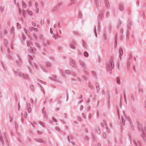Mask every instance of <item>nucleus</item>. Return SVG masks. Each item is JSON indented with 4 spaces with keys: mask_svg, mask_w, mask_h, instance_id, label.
<instances>
[{
    "mask_svg": "<svg viewBox=\"0 0 146 146\" xmlns=\"http://www.w3.org/2000/svg\"><path fill=\"white\" fill-rule=\"evenodd\" d=\"M13 70L15 76H19L20 78H22L27 80L29 79V76L27 74H24L21 73L19 69H16L15 68L13 69Z\"/></svg>",
    "mask_w": 146,
    "mask_h": 146,
    "instance_id": "nucleus-1",
    "label": "nucleus"
},
{
    "mask_svg": "<svg viewBox=\"0 0 146 146\" xmlns=\"http://www.w3.org/2000/svg\"><path fill=\"white\" fill-rule=\"evenodd\" d=\"M29 58V64L30 66H28V68L29 71V72L31 74H32L33 72L32 71V70L31 69V67H33L34 66L36 68V69H37L38 68L37 66V65L35 63H33L32 61V60H33V57L32 56L30 55H28Z\"/></svg>",
    "mask_w": 146,
    "mask_h": 146,
    "instance_id": "nucleus-2",
    "label": "nucleus"
},
{
    "mask_svg": "<svg viewBox=\"0 0 146 146\" xmlns=\"http://www.w3.org/2000/svg\"><path fill=\"white\" fill-rule=\"evenodd\" d=\"M27 46L30 48L29 50L30 52H35L36 50V48L38 49L40 48V46L38 44L36 43H35L34 45L35 46H34V47L31 46L30 43L27 41Z\"/></svg>",
    "mask_w": 146,
    "mask_h": 146,
    "instance_id": "nucleus-3",
    "label": "nucleus"
},
{
    "mask_svg": "<svg viewBox=\"0 0 146 146\" xmlns=\"http://www.w3.org/2000/svg\"><path fill=\"white\" fill-rule=\"evenodd\" d=\"M114 67V65L112 60V58H111L110 62L107 63V70L108 71H109L110 74H111L112 69Z\"/></svg>",
    "mask_w": 146,
    "mask_h": 146,
    "instance_id": "nucleus-4",
    "label": "nucleus"
},
{
    "mask_svg": "<svg viewBox=\"0 0 146 146\" xmlns=\"http://www.w3.org/2000/svg\"><path fill=\"white\" fill-rule=\"evenodd\" d=\"M17 58L16 59L15 62L16 64L18 66H20L22 64V61L21 60V58L18 54H17Z\"/></svg>",
    "mask_w": 146,
    "mask_h": 146,
    "instance_id": "nucleus-5",
    "label": "nucleus"
},
{
    "mask_svg": "<svg viewBox=\"0 0 146 146\" xmlns=\"http://www.w3.org/2000/svg\"><path fill=\"white\" fill-rule=\"evenodd\" d=\"M50 33L52 35V38L55 40H57L59 38V37L57 34H53V32L51 28L50 29Z\"/></svg>",
    "mask_w": 146,
    "mask_h": 146,
    "instance_id": "nucleus-6",
    "label": "nucleus"
},
{
    "mask_svg": "<svg viewBox=\"0 0 146 146\" xmlns=\"http://www.w3.org/2000/svg\"><path fill=\"white\" fill-rule=\"evenodd\" d=\"M40 4H38L37 1H35L34 4V7L36 9V11L35 12L37 13H39V5H40Z\"/></svg>",
    "mask_w": 146,
    "mask_h": 146,
    "instance_id": "nucleus-7",
    "label": "nucleus"
},
{
    "mask_svg": "<svg viewBox=\"0 0 146 146\" xmlns=\"http://www.w3.org/2000/svg\"><path fill=\"white\" fill-rule=\"evenodd\" d=\"M50 44V42L49 41L46 40H44L42 43L43 46L45 48H47L49 46Z\"/></svg>",
    "mask_w": 146,
    "mask_h": 146,
    "instance_id": "nucleus-8",
    "label": "nucleus"
},
{
    "mask_svg": "<svg viewBox=\"0 0 146 146\" xmlns=\"http://www.w3.org/2000/svg\"><path fill=\"white\" fill-rule=\"evenodd\" d=\"M138 127L140 133H142V137H144L145 135V133H144L145 130L143 129V128L142 127H141V125H140L138 126Z\"/></svg>",
    "mask_w": 146,
    "mask_h": 146,
    "instance_id": "nucleus-9",
    "label": "nucleus"
},
{
    "mask_svg": "<svg viewBox=\"0 0 146 146\" xmlns=\"http://www.w3.org/2000/svg\"><path fill=\"white\" fill-rule=\"evenodd\" d=\"M35 141L42 144L45 143V141L43 139L39 138L36 139Z\"/></svg>",
    "mask_w": 146,
    "mask_h": 146,
    "instance_id": "nucleus-10",
    "label": "nucleus"
},
{
    "mask_svg": "<svg viewBox=\"0 0 146 146\" xmlns=\"http://www.w3.org/2000/svg\"><path fill=\"white\" fill-rule=\"evenodd\" d=\"M26 104L27 106V111L29 112L30 113L31 111V108L30 107L31 105L30 104H29L27 102H26Z\"/></svg>",
    "mask_w": 146,
    "mask_h": 146,
    "instance_id": "nucleus-11",
    "label": "nucleus"
},
{
    "mask_svg": "<svg viewBox=\"0 0 146 146\" xmlns=\"http://www.w3.org/2000/svg\"><path fill=\"white\" fill-rule=\"evenodd\" d=\"M96 2L97 6L100 7L101 3L100 2V0H96Z\"/></svg>",
    "mask_w": 146,
    "mask_h": 146,
    "instance_id": "nucleus-12",
    "label": "nucleus"
},
{
    "mask_svg": "<svg viewBox=\"0 0 146 146\" xmlns=\"http://www.w3.org/2000/svg\"><path fill=\"white\" fill-rule=\"evenodd\" d=\"M123 115L121 116V119L122 120V124L123 125H125V120L124 119H123V117L125 116L124 114L123 113Z\"/></svg>",
    "mask_w": 146,
    "mask_h": 146,
    "instance_id": "nucleus-13",
    "label": "nucleus"
},
{
    "mask_svg": "<svg viewBox=\"0 0 146 146\" xmlns=\"http://www.w3.org/2000/svg\"><path fill=\"white\" fill-rule=\"evenodd\" d=\"M11 34L13 35V36H15V33L14 32V27H12L11 29Z\"/></svg>",
    "mask_w": 146,
    "mask_h": 146,
    "instance_id": "nucleus-14",
    "label": "nucleus"
},
{
    "mask_svg": "<svg viewBox=\"0 0 146 146\" xmlns=\"http://www.w3.org/2000/svg\"><path fill=\"white\" fill-rule=\"evenodd\" d=\"M44 110H45V108L44 107L43 108V110H42V113H43L44 114V117L46 119H47V115L46 113L45 112H44Z\"/></svg>",
    "mask_w": 146,
    "mask_h": 146,
    "instance_id": "nucleus-15",
    "label": "nucleus"
},
{
    "mask_svg": "<svg viewBox=\"0 0 146 146\" xmlns=\"http://www.w3.org/2000/svg\"><path fill=\"white\" fill-rule=\"evenodd\" d=\"M119 54L121 56H122L123 55V51L121 48H120L119 50Z\"/></svg>",
    "mask_w": 146,
    "mask_h": 146,
    "instance_id": "nucleus-16",
    "label": "nucleus"
},
{
    "mask_svg": "<svg viewBox=\"0 0 146 146\" xmlns=\"http://www.w3.org/2000/svg\"><path fill=\"white\" fill-rule=\"evenodd\" d=\"M133 142L137 146L138 145H139L140 143V142H139L137 140H134Z\"/></svg>",
    "mask_w": 146,
    "mask_h": 146,
    "instance_id": "nucleus-17",
    "label": "nucleus"
},
{
    "mask_svg": "<svg viewBox=\"0 0 146 146\" xmlns=\"http://www.w3.org/2000/svg\"><path fill=\"white\" fill-rule=\"evenodd\" d=\"M79 62L80 63V65L82 66V68H85V65L83 62L81 60H80Z\"/></svg>",
    "mask_w": 146,
    "mask_h": 146,
    "instance_id": "nucleus-18",
    "label": "nucleus"
},
{
    "mask_svg": "<svg viewBox=\"0 0 146 146\" xmlns=\"http://www.w3.org/2000/svg\"><path fill=\"white\" fill-rule=\"evenodd\" d=\"M119 9L121 11H122L123 10V5L122 4H120L119 5Z\"/></svg>",
    "mask_w": 146,
    "mask_h": 146,
    "instance_id": "nucleus-19",
    "label": "nucleus"
},
{
    "mask_svg": "<svg viewBox=\"0 0 146 146\" xmlns=\"http://www.w3.org/2000/svg\"><path fill=\"white\" fill-rule=\"evenodd\" d=\"M0 143H1L2 145H3L4 142L3 139L2 138L1 135L0 134Z\"/></svg>",
    "mask_w": 146,
    "mask_h": 146,
    "instance_id": "nucleus-20",
    "label": "nucleus"
},
{
    "mask_svg": "<svg viewBox=\"0 0 146 146\" xmlns=\"http://www.w3.org/2000/svg\"><path fill=\"white\" fill-rule=\"evenodd\" d=\"M95 129L97 133H100V131L99 129V128L98 126H96Z\"/></svg>",
    "mask_w": 146,
    "mask_h": 146,
    "instance_id": "nucleus-21",
    "label": "nucleus"
},
{
    "mask_svg": "<svg viewBox=\"0 0 146 146\" xmlns=\"http://www.w3.org/2000/svg\"><path fill=\"white\" fill-rule=\"evenodd\" d=\"M1 66L3 67V69L5 71H6V67L5 66V65L3 64V62H1Z\"/></svg>",
    "mask_w": 146,
    "mask_h": 146,
    "instance_id": "nucleus-22",
    "label": "nucleus"
},
{
    "mask_svg": "<svg viewBox=\"0 0 146 146\" xmlns=\"http://www.w3.org/2000/svg\"><path fill=\"white\" fill-rule=\"evenodd\" d=\"M46 65L49 68L51 67V64L49 62H46Z\"/></svg>",
    "mask_w": 146,
    "mask_h": 146,
    "instance_id": "nucleus-23",
    "label": "nucleus"
},
{
    "mask_svg": "<svg viewBox=\"0 0 146 146\" xmlns=\"http://www.w3.org/2000/svg\"><path fill=\"white\" fill-rule=\"evenodd\" d=\"M105 3L106 7L108 8L110 7V5L109 3L108 2L107 0H105Z\"/></svg>",
    "mask_w": 146,
    "mask_h": 146,
    "instance_id": "nucleus-24",
    "label": "nucleus"
},
{
    "mask_svg": "<svg viewBox=\"0 0 146 146\" xmlns=\"http://www.w3.org/2000/svg\"><path fill=\"white\" fill-rule=\"evenodd\" d=\"M37 84H38V85H39V86H40V90L43 93V94H44V91L43 89V88H42V87L40 85V84L38 83L37 82Z\"/></svg>",
    "mask_w": 146,
    "mask_h": 146,
    "instance_id": "nucleus-25",
    "label": "nucleus"
},
{
    "mask_svg": "<svg viewBox=\"0 0 146 146\" xmlns=\"http://www.w3.org/2000/svg\"><path fill=\"white\" fill-rule=\"evenodd\" d=\"M116 80L118 84H120V82L119 78H117L116 79Z\"/></svg>",
    "mask_w": 146,
    "mask_h": 146,
    "instance_id": "nucleus-26",
    "label": "nucleus"
},
{
    "mask_svg": "<svg viewBox=\"0 0 146 146\" xmlns=\"http://www.w3.org/2000/svg\"><path fill=\"white\" fill-rule=\"evenodd\" d=\"M22 3L23 4V8H25L27 6L26 4L23 1H22Z\"/></svg>",
    "mask_w": 146,
    "mask_h": 146,
    "instance_id": "nucleus-27",
    "label": "nucleus"
},
{
    "mask_svg": "<svg viewBox=\"0 0 146 146\" xmlns=\"http://www.w3.org/2000/svg\"><path fill=\"white\" fill-rule=\"evenodd\" d=\"M27 13L29 15H31L33 14L32 12L29 10L27 11Z\"/></svg>",
    "mask_w": 146,
    "mask_h": 146,
    "instance_id": "nucleus-28",
    "label": "nucleus"
},
{
    "mask_svg": "<svg viewBox=\"0 0 146 146\" xmlns=\"http://www.w3.org/2000/svg\"><path fill=\"white\" fill-rule=\"evenodd\" d=\"M8 44L7 40L6 39H5L4 40V44L5 46H7Z\"/></svg>",
    "mask_w": 146,
    "mask_h": 146,
    "instance_id": "nucleus-29",
    "label": "nucleus"
},
{
    "mask_svg": "<svg viewBox=\"0 0 146 146\" xmlns=\"http://www.w3.org/2000/svg\"><path fill=\"white\" fill-rule=\"evenodd\" d=\"M37 81H38L40 83H41L42 84H46V83L45 82H44L40 80V79H38V80H37Z\"/></svg>",
    "mask_w": 146,
    "mask_h": 146,
    "instance_id": "nucleus-30",
    "label": "nucleus"
},
{
    "mask_svg": "<svg viewBox=\"0 0 146 146\" xmlns=\"http://www.w3.org/2000/svg\"><path fill=\"white\" fill-rule=\"evenodd\" d=\"M48 78L49 79H51V80H53V81H55L56 82H59L58 81V80H56L55 79H54L53 78H52L51 77H48Z\"/></svg>",
    "mask_w": 146,
    "mask_h": 146,
    "instance_id": "nucleus-31",
    "label": "nucleus"
},
{
    "mask_svg": "<svg viewBox=\"0 0 146 146\" xmlns=\"http://www.w3.org/2000/svg\"><path fill=\"white\" fill-rule=\"evenodd\" d=\"M82 42L83 43V44H82L84 48H86V47H87L86 45V43H85L84 41L82 40Z\"/></svg>",
    "mask_w": 146,
    "mask_h": 146,
    "instance_id": "nucleus-32",
    "label": "nucleus"
},
{
    "mask_svg": "<svg viewBox=\"0 0 146 146\" xmlns=\"http://www.w3.org/2000/svg\"><path fill=\"white\" fill-rule=\"evenodd\" d=\"M71 139H72V137L71 135H70L68 136V141L70 142L71 141Z\"/></svg>",
    "mask_w": 146,
    "mask_h": 146,
    "instance_id": "nucleus-33",
    "label": "nucleus"
},
{
    "mask_svg": "<svg viewBox=\"0 0 146 146\" xmlns=\"http://www.w3.org/2000/svg\"><path fill=\"white\" fill-rule=\"evenodd\" d=\"M84 56L85 57H88V53L86 51L84 52Z\"/></svg>",
    "mask_w": 146,
    "mask_h": 146,
    "instance_id": "nucleus-34",
    "label": "nucleus"
},
{
    "mask_svg": "<svg viewBox=\"0 0 146 146\" xmlns=\"http://www.w3.org/2000/svg\"><path fill=\"white\" fill-rule=\"evenodd\" d=\"M17 28L18 29H19L21 27L20 25L18 23H17Z\"/></svg>",
    "mask_w": 146,
    "mask_h": 146,
    "instance_id": "nucleus-35",
    "label": "nucleus"
},
{
    "mask_svg": "<svg viewBox=\"0 0 146 146\" xmlns=\"http://www.w3.org/2000/svg\"><path fill=\"white\" fill-rule=\"evenodd\" d=\"M69 46L71 48L73 49H74L75 48V46L72 44H70Z\"/></svg>",
    "mask_w": 146,
    "mask_h": 146,
    "instance_id": "nucleus-36",
    "label": "nucleus"
},
{
    "mask_svg": "<svg viewBox=\"0 0 146 146\" xmlns=\"http://www.w3.org/2000/svg\"><path fill=\"white\" fill-rule=\"evenodd\" d=\"M33 4V3L32 1H30L29 2V5L30 6H31Z\"/></svg>",
    "mask_w": 146,
    "mask_h": 146,
    "instance_id": "nucleus-37",
    "label": "nucleus"
},
{
    "mask_svg": "<svg viewBox=\"0 0 146 146\" xmlns=\"http://www.w3.org/2000/svg\"><path fill=\"white\" fill-rule=\"evenodd\" d=\"M39 123L42 127H44V124L43 122L40 121L39 122Z\"/></svg>",
    "mask_w": 146,
    "mask_h": 146,
    "instance_id": "nucleus-38",
    "label": "nucleus"
},
{
    "mask_svg": "<svg viewBox=\"0 0 146 146\" xmlns=\"http://www.w3.org/2000/svg\"><path fill=\"white\" fill-rule=\"evenodd\" d=\"M62 4H61V3H59L58 4V7L57 6H56L55 7V9H57L59 7V6H61Z\"/></svg>",
    "mask_w": 146,
    "mask_h": 146,
    "instance_id": "nucleus-39",
    "label": "nucleus"
},
{
    "mask_svg": "<svg viewBox=\"0 0 146 146\" xmlns=\"http://www.w3.org/2000/svg\"><path fill=\"white\" fill-rule=\"evenodd\" d=\"M7 57L9 59H11L12 58V56L10 55L9 54H7Z\"/></svg>",
    "mask_w": 146,
    "mask_h": 146,
    "instance_id": "nucleus-40",
    "label": "nucleus"
},
{
    "mask_svg": "<svg viewBox=\"0 0 146 146\" xmlns=\"http://www.w3.org/2000/svg\"><path fill=\"white\" fill-rule=\"evenodd\" d=\"M27 115V112L26 111H25L24 113V117L25 118L26 117Z\"/></svg>",
    "mask_w": 146,
    "mask_h": 146,
    "instance_id": "nucleus-41",
    "label": "nucleus"
},
{
    "mask_svg": "<svg viewBox=\"0 0 146 146\" xmlns=\"http://www.w3.org/2000/svg\"><path fill=\"white\" fill-rule=\"evenodd\" d=\"M4 9L2 6L0 7V12H2Z\"/></svg>",
    "mask_w": 146,
    "mask_h": 146,
    "instance_id": "nucleus-42",
    "label": "nucleus"
},
{
    "mask_svg": "<svg viewBox=\"0 0 146 146\" xmlns=\"http://www.w3.org/2000/svg\"><path fill=\"white\" fill-rule=\"evenodd\" d=\"M117 38L116 37L115 38V42H114V44L115 46H117Z\"/></svg>",
    "mask_w": 146,
    "mask_h": 146,
    "instance_id": "nucleus-43",
    "label": "nucleus"
},
{
    "mask_svg": "<svg viewBox=\"0 0 146 146\" xmlns=\"http://www.w3.org/2000/svg\"><path fill=\"white\" fill-rule=\"evenodd\" d=\"M61 99V98L60 97L59 98L58 100V104H61V101H60V100Z\"/></svg>",
    "mask_w": 146,
    "mask_h": 146,
    "instance_id": "nucleus-44",
    "label": "nucleus"
},
{
    "mask_svg": "<svg viewBox=\"0 0 146 146\" xmlns=\"http://www.w3.org/2000/svg\"><path fill=\"white\" fill-rule=\"evenodd\" d=\"M34 27H30L29 28V30L30 31H31L32 30H33Z\"/></svg>",
    "mask_w": 146,
    "mask_h": 146,
    "instance_id": "nucleus-45",
    "label": "nucleus"
},
{
    "mask_svg": "<svg viewBox=\"0 0 146 146\" xmlns=\"http://www.w3.org/2000/svg\"><path fill=\"white\" fill-rule=\"evenodd\" d=\"M37 133L39 134H41L42 133V132L41 131H40L38 130H37Z\"/></svg>",
    "mask_w": 146,
    "mask_h": 146,
    "instance_id": "nucleus-46",
    "label": "nucleus"
},
{
    "mask_svg": "<svg viewBox=\"0 0 146 146\" xmlns=\"http://www.w3.org/2000/svg\"><path fill=\"white\" fill-rule=\"evenodd\" d=\"M96 87L97 88V87H98V88L99 89V86L98 83L97 82H96Z\"/></svg>",
    "mask_w": 146,
    "mask_h": 146,
    "instance_id": "nucleus-47",
    "label": "nucleus"
},
{
    "mask_svg": "<svg viewBox=\"0 0 146 146\" xmlns=\"http://www.w3.org/2000/svg\"><path fill=\"white\" fill-rule=\"evenodd\" d=\"M76 0H71V4H74L75 3Z\"/></svg>",
    "mask_w": 146,
    "mask_h": 146,
    "instance_id": "nucleus-48",
    "label": "nucleus"
},
{
    "mask_svg": "<svg viewBox=\"0 0 146 146\" xmlns=\"http://www.w3.org/2000/svg\"><path fill=\"white\" fill-rule=\"evenodd\" d=\"M84 139L86 140H88V138L87 136H85L84 137Z\"/></svg>",
    "mask_w": 146,
    "mask_h": 146,
    "instance_id": "nucleus-49",
    "label": "nucleus"
},
{
    "mask_svg": "<svg viewBox=\"0 0 146 146\" xmlns=\"http://www.w3.org/2000/svg\"><path fill=\"white\" fill-rule=\"evenodd\" d=\"M134 98V96L133 95H131V98L132 100H133Z\"/></svg>",
    "mask_w": 146,
    "mask_h": 146,
    "instance_id": "nucleus-50",
    "label": "nucleus"
},
{
    "mask_svg": "<svg viewBox=\"0 0 146 146\" xmlns=\"http://www.w3.org/2000/svg\"><path fill=\"white\" fill-rule=\"evenodd\" d=\"M55 129L58 131V132H59V131H60V129L58 127H56L55 128Z\"/></svg>",
    "mask_w": 146,
    "mask_h": 146,
    "instance_id": "nucleus-51",
    "label": "nucleus"
},
{
    "mask_svg": "<svg viewBox=\"0 0 146 146\" xmlns=\"http://www.w3.org/2000/svg\"><path fill=\"white\" fill-rule=\"evenodd\" d=\"M33 31L35 32H37L38 31V29L37 28H34Z\"/></svg>",
    "mask_w": 146,
    "mask_h": 146,
    "instance_id": "nucleus-52",
    "label": "nucleus"
},
{
    "mask_svg": "<svg viewBox=\"0 0 146 146\" xmlns=\"http://www.w3.org/2000/svg\"><path fill=\"white\" fill-rule=\"evenodd\" d=\"M32 25L33 27H35L36 25L35 23L34 22L32 23Z\"/></svg>",
    "mask_w": 146,
    "mask_h": 146,
    "instance_id": "nucleus-53",
    "label": "nucleus"
},
{
    "mask_svg": "<svg viewBox=\"0 0 146 146\" xmlns=\"http://www.w3.org/2000/svg\"><path fill=\"white\" fill-rule=\"evenodd\" d=\"M17 135L18 136V137H18V139L19 140V141H20V139L18 137L19 136H20V134L19 133H17Z\"/></svg>",
    "mask_w": 146,
    "mask_h": 146,
    "instance_id": "nucleus-54",
    "label": "nucleus"
},
{
    "mask_svg": "<svg viewBox=\"0 0 146 146\" xmlns=\"http://www.w3.org/2000/svg\"><path fill=\"white\" fill-rule=\"evenodd\" d=\"M50 23V21L49 19H47L46 23L48 25H49Z\"/></svg>",
    "mask_w": 146,
    "mask_h": 146,
    "instance_id": "nucleus-55",
    "label": "nucleus"
},
{
    "mask_svg": "<svg viewBox=\"0 0 146 146\" xmlns=\"http://www.w3.org/2000/svg\"><path fill=\"white\" fill-rule=\"evenodd\" d=\"M17 124L16 122H15V127L17 128Z\"/></svg>",
    "mask_w": 146,
    "mask_h": 146,
    "instance_id": "nucleus-56",
    "label": "nucleus"
},
{
    "mask_svg": "<svg viewBox=\"0 0 146 146\" xmlns=\"http://www.w3.org/2000/svg\"><path fill=\"white\" fill-rule=\"evenodd\" d=\"M110 15V13L109 12H107L106 14V16H109Z\"/></svg>",
    "mask_w": 146,
    "mask_h": 146,
    "instance_id": "nucleus-57",
    "label": "nucleus"
},
{
    "mask_svg": "<svg viewBox=\"0 0 146 146\" xmlns=\"http://www.w3.org/2000/svg\"><path fill=\"white\" fill-rule=\"evenodd\" d=\"M61 49H62V48L61 46H58V49L59 50H61Z\"/></svg>",
    "mask_w": 146,
    "mask_h": 146,
    "instance_id": "nucleus-58",
    "label": "nucleus"
},
{
    "mask_svg": "<svg viewBox=\"0 0 146 146\" xmlns=\"http://www.w3.org/2000/svg\"><path fill=\"white\" fill-rule=\"evenodd\" d=\"M69 72L68 71L66 70L65 71V72H64V73L65 72L66 74H69Z\"/></svg>",
    "mask_w": 146,
    "mask_h": 146,
    "instance_id": "nucleus-59",
    "label": "nucleus"
},
{
    "mask_svg": "<svg viewBox=\"0 0 146 146\" xmlns=\"http://www.w3.org/2000/svg\"><path fill=\"white\" fill-rule=\"evenodd\" d=\"M30 102L31 103H33V100L31 99H30Z\"/></svg>",
    "mask_w": 146,
    "mask_h": 146,
    "instance_id": "nucleus-60",
    "label": "nucleus"
},
{
    "mask_svg": "<svg viewBox=\"0 0 146 146\" xmlns=\"http://www.w3.org/2000/svg\"><path fill=\"white\" fill-rule=\"evenodd\" d=\"M30 88L32 90H33V86L32 85H31L30 86Z\"/></svg>",
    "mask_w": 146,
    "mask_h": 146,
    "instance_id": "nucleus-61",
    "label": "nucleus"
},
{
    "mask_svg": "<svg viewBox=\"0 0 146 146\" xmlns=\"http://www.w3.org/2000/svg\"><path fill=\"white\" fill-rule=\"evenodd\" d=\"M52 119L53 121H54V122H56V119L55 118H53Z\"/></svg>",
    "mask_w": 146,
    "mask_h": 146,
    "instance_id": "nucleus-62",
    "label": "nucleus"
},
{
    "mask_svg": "<svg viewBox=\"0 0 146 146\" xmlns=\"http://www.w3.org/2000/svg\"><path fill=\"white\" fill-rule=\"evenodd\" d=\"M104 39L105 40H107V38H106V35H104Z\"/></svg>",
    "mask_w": 146,
    "mask_h": 146,
    "instance_id": "nucleus-63",
    "label": "nucleus"
},
{
    "mask_svg": "<svg viewBox=\"0 0 146 146\" xmlns=\"http://www.w3.org/2000/svg\"><path fill=\"white\" fill-rule=\"evenodd\" d=\"M70 62H71V63H74V60H73L72 59L70 60Z\"/></svg>",
    "mask_w": 146,
    "mask_h": 146,
    "instance_id": "nucleus-64",
    "label": "nucleus"
}]
</instances>
